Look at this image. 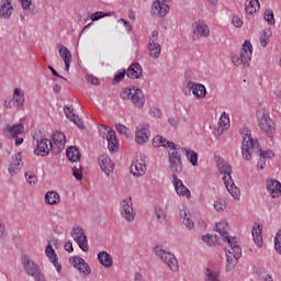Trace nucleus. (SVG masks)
<instances>
[{
  "mask_svg": "<svg viewBox=\"0 0 281 281\" xmlns=\"http://www.w3.org/2000/svg\"><path fill=\"white\" fill-rule=\"evenodd\" d=\"M132 93V102L137 109H144V104L146 102V98L144 97V92L139 88L133 87Z\"/></svg>",
  "mask_w": 281,
  "mask_h": 281,
  "instance_id": "22",
  "label": "nucleus"
},
{
  "mask_svg": "<svg viewBox=\"0 0 281 281\" xmlns=\"http://www.w3.org/2000/svg\"><path fill=\"white\" fill-rule=\"evenodd\" d=\"M14 12L12 0H1L0 4V19H10Z\"/></svg>",
  "mask_w": 281,
  "mask_h": 281,
  "instance_id": "23",
  "label": "nucleus"
},
{
  "mask_svg": "<svg viewBox=\"0 0 281 281\" xmlns=\"http://www.w3.org/2000/svg\"><path fill=\"white\" fill-rule=\"evenodd\" d=\"M154 251L157 258H159L161 262L169 267L170 271H179V261L177 260V257H175L171 252L166 251L164 247L159 245L154 247Z\"/></svg>",
  "mask_w": 281,
  "mask_h": 281,
  "instance_id": "5",
  "label": "nucleus"
},
{
  "mask_svg": "<svg viewBox=\"0 0 281 281\" xmlns=\"http://www.w3.org/2000/svg\"><path fill=\"white\" fill-rule=\"evenodd\" d=\"M86 79H87V82H89L90 85H94V86L100 85V79L97 77H93L92 75H87Z\"/></svg>",
  "mask_w": 281,
  "mask_h": 281,
  "instance_id": "53",
  "label": "nucleus"
},
{
  "mask_svg": "<svg viewBox=\"0 0 281 281\" xmlns=\"http://www.w3.org/2000/svg\"><path fill=\"white\" fill-rule=\"evenodd\" d=\"M25 103V92L20 88H15L13 91V104L18 109H23V104Z\"/></svg>",
  "mask_w": 281,
  "mask_h": 281,
  "instance_id": "30",
  "label": "nucleus"
},
{
  "mask_svg": "<svg viewBox=\"0 0 281 281\" xmlns=\"http://www.w3.org/2000/svg\"><path fill=\"white\" fill-rule=\"evenodd\" d=\"M148 52L151 58H159V56L161 55V45L155 42V40H149Z\"/></svg>",
  "mask_w": 281,
  "mask_h": 281,
  "instance_id": "33",
  "label": "nucleus"
},
{
  "mask_svg": "<svg viewBox=\"0 0 281 281\" xmlns=\"http://www.w3.org/2000/svg\"><path fill=\"white\" fill-rule=\"evenodd\" d=\"M64 113L66 117L70 120V122H74V124L78 126V128L85 131V123L82 122V120H80V117H78V115H76V113H74V108L65 105Z\"/></svg>",
  "mask_w": 281,
  "mask_h": 281,
  "instance_id": "21",
  "label": "nucleus"
},
{
  "mask_svg": "<svg viewBox=\"0 0 281 281\" xmlns=\"http://www.w3.org/2000/svg\"><path fill=\"white\" fill-rule=\"evenodd\" d=\"M134 281H144V277H142V273L136 272L134 276Z\"/></svg>",
  "mask_w": 281,
  "mask_h": 281,
  "instance_id": "64",
  "label": "nucleus"
},
{
  "mask_svg": "<svg viewBox=\"0 0 281 281\" xmlns=\"http://www.w3.org/2000/svg\"><path fill=\"white\" fill-rule=\"evenodd\" d=\"M142 74H144V70L139 63L132 64L127 69V78H131V80H139V78H142Z\"/></svg>",
  "mask_w": 281,
  "mask_h": 281,
  "instance_id": "25",
  "label": "nucleus"
},
{
  "mask_svg": "<svg viewBox=\"0 0 281 281\" xmlns=\"http://www.w3.org/2000/svg\"><path fill=\"white\" fill-rule=\"evenodd\" d=\"M168 122L170 126H172L173 128H177V124H179V119L169 117Z\"/></svg>",
  "mask_w": 281,
  "mask_h": 281,
  "instance_id": "63",
  "label": "nucleus"
},
{
  "mask_svg": "<svg viewBox=\"0 0 281 281\" xmlns=\"http://www.w3.org/2000/svg\"><path fill=\"white\" fill-rule=\"evenodd\" d=\"M48 69H49V71H52L53 76H56V78H61V80L67 81V78L60 76V74H58V71H56V69H54V67L48 66Z\"/></svg>",
  "mask_w": 281,
  "mask_h": 281,
  "instance_id": "60",
  "label": "nucleus"
},
{
  "mask_svg": "<svg viewBox=\"0 0 281 281\" xmlns=\"http://www.w3.org/2000/svg\"><path fill=\"white\" fill-rule=\"evenodd\" d=\"M229 224L226 221H221L220 223L215 224V232L220 233V236L224 238L225 241L228 243H236V237H229V233L227 232Z\"/></svg>",
  "mask_w": 281,
  "mask_h": 281,
  "instance_id": "17",
  "label": "nucleus"
},
{
  "mask_svg": "<svg viewBox=\"0 0 281 281\" xmlns=\"http://www.w3.org/2000/svg\"><path fill=\"white\" fill-rule=\"evenodd\" d=\"M72 175L77 181H82V165L80 162H76L72 167Z\"/></svg>",
  "mask_w": 281,
  "mask_h": 281,
  "instance_id": "43",
  "label": "nucleus"
},
{
  "mask_svg": "<svg viewBox=\"0 0 281 281\" xmlns=\"http://www.w3.org/2000/svg\"><path fill=\"white\" fill-rule=\"evenodd\" d=\"M182 153H186L187 159H189L190 164L199 166V154H196V151L182 147Z\"/></svg>",
  "mask_w": 281,
  "mask_h": 281,
  "instance_id": "37",
  "label": "nucleus"
},
{
  "mask_svg": "<svg viewBox=\"0 0 281 281\" xmlns=\"http://www.w3.org/2000/svg\"><path fill=\"white\" fill-rule=\"evenodd\" d=\"M47 258L50 260V262L54 265V267L57 269V273H60L63 266L58 263V255H56V250L52 247L50 244L46 246L45 249Z\"/></svg>",
  "mask_w": 281,
  "mask_h": 281,
  "instance_id": "24",
  "label": "nucleus"
},
{
  "mask_svg": "<svg viewBox=\"0 0 281 281\" xmlns=\"http://www.w3.org/2000/svg\"><path fill=\"white\" fill-rule=\"evenodd\" d=\"M187 87L190 91H192L193 95L198 99L205 98L207 93V90L205 89V86L203 83H195L189 81Z\"/></svg>",
  "mask_w": 281,
  "mask_h": 281,
  "instance_id": "20",
  "label": "nucleus"
},
{
  "mask_svg": "<svg viewBox=\"0 0 281 281\" xmlns=\"http://www.w3.org/2000/svg\"><path fill=\"white\" fill-rule=\"evenodd\" d=\"M258 124L266 137L273 139L276 135V122L271 120L269 113L263 112L261 116H258Z\"/></svg>",
  "mask_w": 281,
  "mask_h": 281,
  "instance_id": "8",
  "label": "nucleus"
},
{
  "mask_svg": "<svg viewBox=\"0 0 281 281\" xmlns=\"http://www.w3.org/2000/svg\"><path fill=\"white\" fill-rule=\"evenodd\" d=\"M25 179L29 186H36V183H38V178L36 175H33L32 171L25 172Z\"/></svg>",
  "mask_w": 281,
  "mask_h": 281,
  "instance_id": "44",
  "label": "nucleus"
},
{
  "mask_svg": "<svg viewBox=\"0 0 281 281\" xmlns=\"http://www.w3.org/2000/svg\"><path fill=\"white\" fill-rule=\"evenodd\" d=\"M52 139L49 142V146L52 149V154L53 155H60V153H63V150L65 149V144H66V137H65V133L63 132H55L52 135Z\"/></svg>",
  "mask_w": 281,
  "mask_h": 281,
  "instance_id": "11",
  "label": "nucleus"
},
{
  "mask_svg": "<svg viewBox=\"0 0 281 281\" xmlns=\"http://www.w3.org/2000/svg\"><path fill=\"white\" fill-rule=\"evenodd\" d=\"M66 157L68 161H72V162L80 161V157H81L80 149L76 146L68 147L66 149Z\"/></svg>",
  "mask_w": 281,
  "mask_h": 281,
  "instance_id": "31",
  "label": "nucleus"
},
{
  "mask_svg": "<svg viewBox=\"0 0 281 281\" xmlns=\"http://www.w3.org/2000/svg\"><path fill=\"white\" fill-rule=\"evenodd\" d=\"M232 23L235 25V27H243V20H240L238 16H233Z\"/></svg>",
  "mask_w": 281,
  "mask_h": 281,
  "instance_id": "59",
  "label": "nucleus"
},
{
  "mask_svg": "<svg viewBox=\"0 0 281 281\" xmlns=\"http://www.w3.org/2000/svg\"><path fill=\"white\" fill-rule=\"evenodd\" d=\"M168 145V159H169V170L172 175L177 176L183 172V160H181L182 148L175 142H167Z\"/></svg>",
  "mask_w": 281,
  "mask_h": 281,
  "instance_id": "3",
  "label": "nucleus"
},
{
  "mask_svg": "<svg viewBox=\"0 0 281 281\" xmlns=\"http://www.w3.org/2000/svg\"><path fill=\"white\" fill-rule=\"evenodd\" d=\"M45 203L47 205H58L60 203V194L56 191H48L45 194Z\"/></svg>",
  "mask_w": 281,
  "mask_h": 281,
  "instance_id": "34",
  "label": "nucleus"
},
{
  "mask_svg": "<svg viewBox=\"0 0 281 281\" xmlns=\"http://www.w3.org/2000/svg\"><path fill=\"white\" fill-rule=\"evenodd\" d=\"M49 142L50 140L47 138L36 139V146L34 149L35 155L47 157V155L52 153V145H49Z\"/></svg>",
  "mask_w": 281,
  "mask_h": 281,
  "instance_id": "13",
  "label": "nucleus"
},
{
  "mask_svg": "<svg viewBox=\"0 0 281 281\" xmlns=\"http://www.w3.org/2000/svg\"><path fill=\"white\" fill-rule=\"evenodd\" d=\"M21 262L27 276H32L36 281H45V276L42 274L41 268L36 262H34V260L30 259V256L22 255Z\"/></svg>",
  "mask_w": 281,
  "mask_h": 281,
  "instance_id": "6",
  "label": "nucleus"
},
{
  "mask_svg": "<svg viewBox=\"0 0 281 281\" xmlns=\"http://www.w3.org/2000/svg\"><path fill=\"white\" fill-rule=\"evenodd\" d=\"M104 16H109V13H104L102 11H97L91 14V21H100V19H104Z\"/></svg>",
  "mask_w": 281,
  "mask_h": 281,
  "instance_id": "51",
  "label": "nucleus"
},
{
  "mask_svg": "<svg viewBox=\"0 0 281 281\" xmlns=\"http://www.w3.org/2000/svg\"><path fill=\"white\" fill-rule=\"evenodd\" d=\"M260 10V1L259 0H250L248 4H246L245 11L246 14H254V12H258Z\"/></svg>",
  "mask_w": 281,
  "mask_h": 281,
  "instance_id": "39",
  "label": "nucleus"
},
{
  "mask_svg": "<svg viewBox=\"0 0 281 281\" xmlns=\"http://www.w3.org/2000/svg\"><path fill=\"white\" fill-rule=\"evenodd\" d=\"M155 216L158 221V223H166L168 218V209L167 207H161V206H156L155 207Z\"/></svg>",
  "mask_w": 281,
  "mask_h": 281,
  "instance_id": "35",
  "label": "nucleus"
},
{
  "mask_svg": "<svg viewBox=\"0 0 281 281\" xmlns=\"http://www.w3.org/2000/svg\"><path fill=\"white\" fill-rule=\"evenodd\" d=\"M225 207H227V205L225 204V201L217 200L214 202V210H216V212H221V210H225Z\"/></svg>",
  "mask_w": 281,
  "mask_h": 281,
  "instance_id": "52",
  "label": "nucleus"
},
{
  "mask_svg": "<svg viewBox=\"0 0 281 281\" xmlns=\"http://www.w3.org/2000/svg\"><path fill=\"white\" fill-rule=\"evenodd\" d=\"M99 166L106 177H110L111 172L115 170V164H113V160H111V158L106 155H101L99 157Z\"/></svg>",
  "mask_w": 281,
  "mask_h": 281,
  "instance_id": "16",
  "label": "nucleus"
},
{
  "mask_svg": "<svg viewBox=\"0 0 281 281\" xmlns=\"http://www.w3.org/2000/svg\"><path fill=\"white\" fill-rule=\"evenodd\" d=\"M231 250H226V271H232L238 265V259L243 256V249L238 246V241H229Z\"/></svg>",
  "mask_w": 281,
  "mask_h": 281,
  "instance_id": "7",
  "label": "nucleus"
},
{
  "mask_svg": "<svg viewBox=\"0 0 281 281\" xmlns=\"http://www.w3.org/2000/svg\"><path fill=\"white\" fill-rule=\"evenodd\" d=\"M254 54V46L251 42L245 41L240 54L232 56V63L239 69H249V63H251V56Z\"/></svg>",
  "mask_w": 281,
  "mask_h": 281,
  "instance_id": "4",
  "label": "nucleus"
},
{
  "mask_svg": "<svg viewBox=\"0 0 281 281\" xmlns=\"http://www.w3.org/2000/svg\"><path fill=\"white\" fill-rule=\"evenodd\" d=\"M170 12V5L162 2L161 0L154 1L151 4V14L154 16H166Z\"/></svg>",
  "mask_w": 281,
  "mask_h": 281,
  "instance_id": "15",
  "label": "nucleus"
},
{
  "mask_svg": "<svg viewBox=\"0 0 281 281\" xmlns=\"http://www.w3.org/2000/svg\"><path fill=\"white\" fill-rule=\"evenodd\" d=\"M115 126L120 135H125V137H128V135L131 134V131L128 130V127H125L124 125H122V123H116Z\"/></svg>",
  "mask_w": 281,
  "mask_h": 281,
  "instance_id": "46",
  "label": "nucleus"
},
{
  "mask_svg": "<svg viewBox=\"0 0 281 281\" xmlns=\"http://www.w3.org/2000/svg\"><path fill=\"white\" fill-rule=\"evenodd\" d=\"M255 157L259 158L258 168H260V170H263L267 164V158H265V156H255Z\"/></svg>",
  "mask_w": 281,
  "mask_h": 281,
  "instance_id": "56",
  "label": "nucleus"
},
{
  "mask_svg": "<svg viewBox=\"0 0 281 281\" xmlns=\"http://www.w3.org/2000/svg\"><path fill=\"white\" fill-rule=\"evenodd\" d=\"M64 247L65 251H68V254L74 252V244H71L70 241H66Z\"/></svg>",
  "mask_w": 281,
  "mask_h": 281,
  "instance_id": "61",
  "label": "nucleus"
},
{
  "mask_svg": "<svg viewBox=\"0 0 281 281\" xmlns=\"http://www.w3.org/2000/svg\"><path fill=\"white\" fill-rule=\"evenodd\" d=\"M150 125L140 124L136 130L135 140L136 144H146L150 137Z\"/></svg>",
  "mask_w": 281,
  "mask_h": 281,
  "instance_id": "14",
  "label": "nucleus"
},
{
  "mask_svg": "<svg viewBox=\"0 0 281 281\" xmlns=\"http://www.w3.org/2000/svg\"><path fill=\"white\" fill-rule=\"evenodd\" d=\"M239 133L243 137L241 155L246 161H251L252 157H263V159H271L274 157L273 151H265L260 148V143L254 142V138L251 137V130L243 127Z\"/></svg>",
  "mask_w": 281,
  "mask_h": 281,
  "instance_id": "1",
  "label": "nucleus"
},
{
  "mask_svg": "<svg viewBox=\"0 0 281 281\" xmlns=\"http://www.w3.org/2000/svg\"><path fill=\"white\" fill-rule=\"evenodd\" d=\"M252 238L257 247H262V225L258 224L252 228Z\"/></svg>",
  "mask_w": 281,
  "mask_h": 281,
  "instance_id": "36",
  "label": "nucleus"
},
{
  "mask_svg": "<svg viewBox=\"0 0 281 281\" xmlns=\"http://www.w3.org/2000/svg\"><path fill=\"white\" fill-rule=\"evenodd\" d=\"M274 249L281 255V241L278 238H274Z\"/></svg>",
  "mask_w": 281,
  "mask_h": 281,
  "instance_id": "62",
  "label": "nucleus"
},
{
  "mask_svg": "<svg viewBox=\"0 0 281 281\" xmlns=\"http://www.w3.org/2000/svg\"><path fill=\"white\" fill-rule=\"evenodd\" d=\"M193 34H199V36L207 38V36H210V26L205 25L201 21H195L193 23Z\"/></svg>",
  "mask_w": 281,
  "mask_h": 281,
  "instance_id": "26",
  "label": "nucleus"
},
{
  "mask_svg": "<svg viewBox=\"0 0 281 281\" xmlns=\"http://www.w3.org/2000/svg\"><path fill=\"white\" fill-rule=\"evenodd\" d=\"M168 142L170 140L164 138L161 135H157L156 137L153 138V146L155 148H160V146H162L164 148H169Z\"/></svg>",
  "mask_w": 281,
  "mask_h": 281,
  "instance_id": "41",
  "label": "nucleus"
},
{
  "mask_svg": "<svg viewBox=\"0 0 281 281\" xmlns=\"http://www.w3.org/2000/svg\"><path fill=\"white\" fill-rule=\"evenodd\" d=\"M8 236V231L5 229V224L3 221H0V240H3Z\"/></svg>",
  "mask_w": 281,
  "mask_h": 281,
  "instance_id": "55",
  "label": "nucleus"
},
{
  "mask_svg": "<svg viewBox=\"0 0 281 281\" xmlns=\"http://www.w3.org/2000/svg\"><path fill=\"white\" fill-rule=\"evenodd\" d=\"M130 170L134 177H144V175H146V166L139 162V160L133 161Z\"/></svg>",
  "mask_w": 281,
  "mask_h": 281,
  "instance_id": "29",
  "label": "nucleus"
},
{
  "mask_svg": "<svg viewBox=\"0 0 281 281\" xmlns=\"http://www.w3.org/2000/svg\"><path fill=\"white\" fill-rule=\"evenodd\" d=\"M12 159L13 160L9 166V172L11 177H14V175H16V172H19L21 170V167L23 166L21 160V153L15 154V156Z\"/></svg>",
  "mask_w": 281,
  "mask_h": 281,
  "instance_id": "28",
  "label": "nucleus"
},
{
  "mask_svg": "<svg viewBox=\"0 0 281 281\" xmlns=\"http://www.w3.org/2000/svg\"><path fill=\"white\" fill-rule=\"evenodd\" d=\"M57 47L59 49V56L63 58L64 63L71 61V52L63 44H57Z\"/></svg>",
  "mask_w": 281,
  "mask_h": 281,
  "instance_id": "40",
  "label": "nucleus"
},
{
  "mask_svg": "<svg viewBox=\"0 0 281 281\" xmlns=\"http://www.w3.org/2000/svg\"><path fill=\"white\" fill-rule=\"evenodd\" d=\"M134 91H133V88H128V89H123L120 93L122 100H128V98H132Z\"/></svg>",
  "mask_w": 281,
  "mask_h": 281,
  "instance_id": "50",
  "label": "nucleus"
},
{
  "mask_svg": "<svg viewBox=\"0 0 281 281\" xmlns=\"http://www.w3.org/2000/svg\"><path fill=\"white\" fill-rule=\"evenodd\" d=\"M70 236H72L75 243H77L81 251H89V240L87 239V234H85V229L79 226H74L70 232Z\"/></svg>",
  "mask_w": 281,
  "mask_h": 281,
  "instance_id": "10",
  "label": "nucleus"
},
{
  "mask_svg": "<svg viewBox=\"0 0 281 281\" xmlns=\"http://www.w3.org/2000/svg\"><path fill=\"white\" fill-rule=\"evenodd\" d=\"M172 183L175 186V190L179 196H187V199H190L192 196V193L190 192V189H188L181 179H179L177 176L172 175Z\"/></svg>",
  "mask_w": 281,
  "mask_h": 281,
  "instance_id": "18",
  "label": "nucleus"
},
{
  "mask_svg": "<svg viewBox=\"0 0 281 281\" xmlns=\"http://www.w3.org/2000/svg\"><path fill=\"white\" fill-rule=\"evenodd\" d=\"M180 216L183 217V225H186L188 229H194V222L190 220V216L188 215V211H180Z\"/></svg>",
  "mask_w": 281,
  "mask_h": 281,
  "instance_id": "42",
  "label": "nucleus"
},
{
  "mask_svg": "<svg viewBox=\"0 0 281 281\" xmlns=\"http://www.w3.org/2000/svg\"><path fill=\"white\" fill-rule=\"evenodd\" d=\"M20 3L23 10H29V12H34V4H32V0H20Z\"/></svg>",
  "mask_w": 281,
  "mask_h": 281,
  "instance_id": "48",
  "label": "nucleus"
},
{
  "mask_svg": "<svg viewBox=\"0 0 281 281\" xmlns=\"http://www.w3.org/2000/svg\"><path fill=\"white\" fill-rule=\"evenodd\" d=\"M98 260L100 265L105 267L106 269H110V267H113V257L106 251H100L98 254Z\"/></svg>",
  "mask_w": 281,
  "mask_h": 281,
  "instance_id": "32",
  "label": "nucleus"
},
{
  "mask_svg": "<svg viewBox=\"0 0 281 281\" xmlns=\"http://www.w3.org/2000/svg\"><path fill=\"white\" fill-rule=\"evenodd\" d=\"M265 21H267L268 25H276V19L273 18V11L267 9L265 11Z\"/></svg>",
  "mask_w": 281,
  "mask_h": 281,
  "instance_id": "45",
  "label": "nucleus"
},
{
  "mask_svg": "<svg viewBox=\"0 0 281 281\" xmlns=\"http://www.w3.org/2000/svg\"><path fill=\"white\" fill-rule=\"evenodd\" d=\"M119 23H123V25H125L128 34H131V32H133V26L131 25V23L124 19H120Z\"/></svg>",
  "mask_w": 281,
  "mask_h": 281,
  "instance_id": "58",
  "label": "nucleus"
},
{
  "mask_svg": "<svg viewBox=\"0 0 281 281\" xmlns=\"http://www.w3.org/2000/svg\"><path fill=\"white\" fill-rule=\"evenodd\" d=\"M205 276H206L205 281H220L218 273H216L214 271H210V268H206Z\"/></svg>",
  "mask_w": 281,
  "mask_h": 281,
  "instance_id": "47",
  "label": "nucleus"
},
{
  "mask_svg": "<svg viewBox=\"0 0 281 281\" xmlns=\"http://www.w3.org/2000/svg\"><path fill=\"white\" fill-rule=\"evenodd\" d=\"M7 131L11 135V137H19V135L23 134V131H25V127L23 124H15L13 126L7 125Z\"/></svg>",
  "mask_w": 281,
  "mask_h": 281,
  "instance_id": "38",
  "label": "nucleus"
},
{
  "mask_svg": "<svg viewBox=\"0 0 281 281\" xmlns=\"http://www.w3.org/2000/svg\"><path fill=\"white\" fill-rule=\"evenodd\" d=\"M121 214L127 223L135 221V211H133V199L127 198L121 202Z\"/></svg>",
  "mask_w": 281,
  "mask_h": 281,
  "instance_id": "12",
  "label": "nucleus"
},
{
  "mask_svg": "<svg viewBox=\"0 0 281 281\" xmlns=\"http://www.w3.org/2000/svg\"><path fill=\"white\" fill-rule=\"evenodd\" d=\"M217 168L221 175L223 176L224 184L226 186L227 192L234 198L239 200L240 199V189L236 187L234 180H232V166L225 161L223 158L217 159Z\"/></svg>",
  "mask_w": 281,
  "mask_h": 281,
  "instance_id": "2",
  "label": "nucleus"
},
{
  "mask_svg": "<svg viewBox=\"0 0 281 281\" xmlns=\"http://www.w3.org/2000/svg\"><path fill=\"white\" fill-rule=\"evenodd\" d=\"M202 240L209 245V247H212L214 245V237L210 234L202 236Z\"/></svg>",
  "mask_w": 281,
  "mask_h": 281,
  "instance_id": "54",
  "label": "nucleus"
},
{
  "mask_svg": "<svg viewBox=\"0 0 281 281\" xmlns=\"http://www.w3.org/2000/svg\"><path fill=\"white\" fill-rule=\"evenodd\" d=\"M125 76H127L126 69L119 70L114 75V82H122V80H124Z\"/></svg>",
  "mask_w": 281,
  "mask_h": 281,
  "instance_id": "49",
  "label": "nucleus"
},
{
  "mask_svg": "<svg viewBox=\"0 0 281 281\" xmlns=\"http://www.w3.org/2000/svg\"><path fill=\"white\" fill-rule=\"evenodd\" d=\"M100 135L108 142V148L111 153H115L120 148V143H117V136L115 131L106 125H100Z\"/></svg>",
  "mask_w": 281,
  "mask_h": 281,
  "instance_id": "9",
  "label": "nucleus"
},
{
  "mask_svg": "<svg viewBox=\"0 0 281 281\" xmlns=\"http://www.w3.org/2000/svg\"><path fill=\"white\" fill-rule=\"evenodd\" d=\"M267 190L270 192L272 199H278L281 195V183L278 180H270L267 183Z\"/></svg>",
  "mask_w": 281,
  "mask_h": 281,
  "instance_id": "27",
  "label": "nucleus"
},
{
  "mask_svg": "<svg viewBox=\"0 0 281 281\" xmlns=\"http://www.w3.org/2000/svg\"><path fill=\"white\" fill-rule=\"evenodd\" d=\"M70 262L74 265L75 269H78V271L83 273V276H89V273H91V268L89 267V263L85 261V259L80 257H71Z\"/></svg>",
  "mask_w": 281,
  "mask_h": 281,
  "instance_id": "19",
  "label": "nucleus"
},
{
  "mask_svg": "<svg viewBox=\"0 0 281 281\" xmlns=\"http://www.w3.org/2000/svg\"><path fill=\"white\" fill-rule=\"evenodd\" d=\"M150 113L154 117H161L162 113L161 110L157 106L151 108Z\"/></svg>",
  "mask_w": 281,
  "mask_h": 281,
  "instance_id": "57",
  "label": "nucleus"
}]
</instances>
